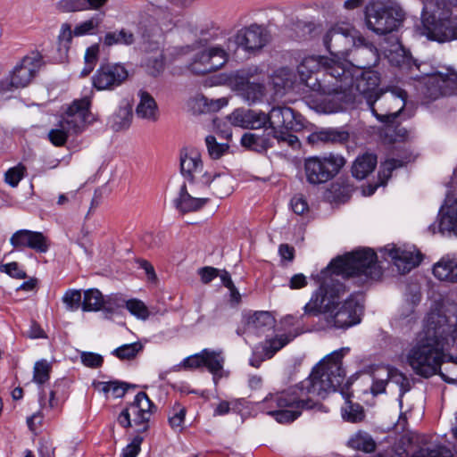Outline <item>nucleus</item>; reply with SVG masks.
<instances>
[{"instance_id": "1", "label": "nucleus", "mask_w": 457, "mask_h": 457, "mask_svg": "<svg viewBox=\"0 0 457 457\" xmlns=\"http://www.w3.org/2000/svg\"><path fill=\"white\" fill-rule=\"evenodd\" d=\"M381 274V269L377 264V254L370 248L356 250L334 259L318 275L320 285L304 305V315L318 316L322 313L328 326L340 329L359 324L362 305L353 296L340 302L346 293V287L339 277L353 278L361 286L379 278Z\"/></svg>"}, {"instance_id": "2", "label": "nucleus", "mask_w": 457, "mask_h": 457, "mask_svg": "<svg viewBox=\"0 0 457 457\" xmlns=\"http://www.w3.org/2000/svg\"><path fill=\"white\" fill-rule=\"evenodd\" d=\"M349 348H341L324 357L310 376L287 390L270 394L263 401V410L279 423L294 421L301 410L311 409L316 397L325 398L343 383L345 371L342 359Z\"/></svg>"}, {"instance_id": "3", "label": "nucleus", "mask_w": 457, "mask_h": 457, "mask_svg": "<svg viewBox=\"0 0 457 457\" xmlns=\"http://www.w3.org/2000/svg\"><path fill=\"white\" fill-rule=\"evenodd\" d=\"M298 72L307 87L322 95L320 110L323 112H341L354 102L349 62L335 57H307L299 65Z\"/></svg>"}, {"instance_id": "4", "label": "nucleus", "mask_w": 457, "mask_h": 457, "mask_svg": "<svg viewBox=\"0 0 457 457\" xmlns=\"http://www.w3.org/2000/svg\"><path fill=\"white\" fill-rule=\"evenodd\" d=\"M454 345H457V312L448 316L432 312L427 318L424 337L409 350L406 360L417 375L428 378L441 368L444 351Z\"/></svg>"}, {"instance_id": "5", "label": "nucleus", "mask_w": 457, "mask_h": 457, "mask_svg": "<svg viewBox=\"0 0 457 457\" xmlns=\"http://www.w3.org/2000/svg\"><path fill=\"white\" fill-rule=\"evenodd\" d=\"M305 126L304 118L287 106H273L269 112V129L272 137L278 143L285 144L293 149H298L301 143L298 137L290 131H300Z\"/></svg>"}, {"instance_id": "6", "label": "nucleus", "mask_w": 457, "mask_h": 457, "mask_svg": "<svg viewBox=\"0 0 457 457\" xmlns=\"http://www.w3.org/2000/svg\"><path fill=\"white\" fill-rule=\"evenodd\" d=\"M367 29H399L405 12L394 0H370L364 8Z\"/></svg>"}, {"instance_id": "7", "label": "nucleus", "mask_w": 457, "mask_h": 457, "mask_svg": "<svg viewBox=\"0 0 457 457\" xmlns=\"http://www.w3.org/2000/svg\"><path fill=\"white\" fill-rule=\"evenodd\" d=\"M407 93L401 88L380 92L374 99L368 100V105L375 117L382 123L396 120L406 104Z\"/></svg>"}, {"instance_id": "8", "label": "nucleus", "mask_w": 457, "mask_h": 457, "mask_svg": "<svg viewBox=\"0 0 457 457\" xmlns=\"http://www.w3.org/2000/svg\"><path fill=\"white\" fill-rule=\"evenodd\" d=\"M345 163L344 157L337 154L309 157L304 161L306 179L313 185L325 183L334 178Z\"/></svg>"}, {"instance_id": "9", "label": "nucleus", "mask_w": 457, "mask_h": 457, "mask_svg": "<svg viewBox=\"0 0 457 457\" xmlns=\"http://www.w3.org/2000/svg\"><path fill=\"white\" fill-rule=\"evenodd\" d=\"M42 65V56L39 54L25 56L21 63L13 69L10 77L0 81V93L27 87Z\"/></svg>"}, {"instance_id": "10", "label": "nucleus", "mask_w": 457, "mask_h": 457, "mask_svg": "<svg viewBox=\"0 0 457 457\" xmlns=\"http://www.w3.org/2000/svg\"><path fill=\"white\" fill-rule=\"evenodd\" d=\"M316 29L313 21H303L293 15L287 16L280 10H270L256 15L253 23L244 25L242 29Z\"/></svg>"}, {"instance_id": "11", "label": "nucleus", "mask_w": 457, "mask_h": 457, "mask_svg": "<svg viewBox=\"0 0 457 457\" xmlns=\"http://www.w3.org/2000/svg\"><path fill=\"white\" fill-rule=\"evenodd\" d=\"M428 101H434L444 96L457 95V71L446 68L445 71H437L429 76L422 89Z\"/></svg>"}, {"instance_id": "12", "label": "nucleus", "mask_w": 457, "mask_h": 457, "mask_svg": "<svg viewBox=\"0 0 457 457\" xmlns=\"http://www.w3.org/2000/svg\"><path fill=\"white\" fill-rule=\"evenodd\" d=\"M90 105L91 100L88 96L76 99L66 108L60 120L70 131L79 135L94 120Z\"/></svg>"}, {"instance_id": "13", "label": "nucleus", "mask_w": 457, "mask_h": 457, "mask_svg": "<svg viewBox=\"0 0 457 457\" xmlns=\"http://www.w3.org/2000/svg\"><path fill=\"white\" fill-rule=\"evenodd\" d=\"M228 61V54L221 47H211L197 53L189 65L195 74H206L220 69Z\"/></svg>"}, {"instance_id": "14", "label": "nucleus", "mask_w": 457, "mask_h": 457, "mask_svg": "<svg viewBox=\"0 0 457 457\" xmlns=\"http://www.w3.org/2000/svg\"><path fill=\"white\" fill-rule=\"evenodd\" d=\"M180 172L182 176L196 187L200 186L199 179L204 170L200 152L192 146H186L179 154Z\"/></svg>"}, {"instance_id": "15", "label": "nucleus", "mask_w": 457, "mask_h": 457, "mask_svg": "<svg viewBox=\"0 0 457 457\" xmlns=\"http://www.w3.org/2000/svg\"><path fill=\"white\" fill-rule=\"evenodd\" d=\"M128 71L120 64L102 65L93 77V85L98 90L113 89L128 78Z\"/></svg>"}, {"instance_id": "16", "label": "nucleus", "mask_w": 457, "mask_h": 457, "mask_svg": "<svg viewBox=\"0 0 457 457\" xmlns=\"http://www.w3.org/2000/svg\"><path fill=\"white\" fill-rule=\"evenodd\" d=\"M10 244L16 250L29 248L39 253H46L51 245L49 239L42 232L29 229L14 232L10 238Z\"/></svg>"}, {"instance_id": "17", "label": "nucleus", "mask_w": 457, "mask_h": 457, "mask_svg": "<svg viewBox=\"0 0 457 457\" xmlns=\"http://www.w3.org/2000/svg\"><path fill=\"white\" fill-rule=\"evenodd\" d=\"M351 71L353 76V88L354 96L359 93L366 101L369 98L374 99L381 91L378 89L379 85L378 73L373 71H361L351 64Z\"/></svg>"}, {"instance_id": "18", "label": "nucleus", "mask_w": 457, "mask_h": 457, "mask_svg": "<svg viewBox=\"0 0 457 457\" xmlns=\"http://www.w3.org/2000/svg\"><path fill=\"white\" fill-rule=\"evenodd\" d=\"M383 251L391 258V261L401 274L410 272L420 263L422 259V254L414 249L407 250L395 245H388Z\"/></svg>"}, {"instance_id": "19", "label": "nucleus", "mask_w": 457, "mask_h": 457, "mask_svg": "<svg viewBox=\"0 0 457 457\" xmlns=\"http://www.w3.org/2000/svg\"><path fill=\"white\" fill-rule=\"evenodd\" d=\"M258 68L249 71L248 74L238 77L235 80V88L238 95L249 104H254L262 100L265 96V86L263 83H255L250 81V79L257 75Z\"/></svg>"}, {"instance_id": "20", "label": "nucleus", "mask_w": 457, "mask_h": 457, "mask_svg": "<svg viewBox=\"0 0 457 457\" xmlns=\"http://www.w3.org/2000/svg\"><path fill=\"white\" fill-rule=\"evenodd\" d=\"M229 120L235 126L248 129H269V112L255 110H235Z\"/></svg>"}, {"instance_id": "21", "label": "nucleus", "mask_w": 457, "mask_h": 457, "mask_svg": "<svg viewBox=\"0 0 457 457\" xmlns=\"http://www.w3.org/2000/svg\"><path fill=\"white\" fill-rule=\"evenodd\" d=\"M276 320L269 312H255L245 318L244 328H238V335H261L275 327Z\"/></svg>"}, {"instance_id": "22", "label": "nucleus", "mask_w": 457, "mask_h": 457, "mask_svg": "<svg viewBox=\"0 0 457 457\" xmlns=\"http://www.w3.org/2000/svg\"><path fill=\"white\" fill-rule=\"evenodd\" d=\"M66 398L67 384L63 379L55 381L51 386L39 388V403L42 409H57Z\"/></svg>"}, {"instance_id": "23", "label": "nucleus", "mask_w": 457, "mask_h": 457, "mask_svg": "<svg viewBox=\"0 0 457 457\" xmlns=\"http://www.w3.org/2000/svg\"><path fill=\"white\" fill-rule=\"evenodd\" d=\"M153 403L144 392L138 393L134 402L130 404V411L133 415V422L136 426H142L140 431L147 429L146 423L152 415Z\"/></svg>"}, {"instance_id": "24", "label": "nucleus", "mask_w": 457, "mask_h": 457, "mask_svg": "<svg viewBox=\"0 0 457 457\" xmlns=\"http://www.w3.org/2000/svg\"><path fill=\"white\" fill-rule=\"evenodd\" d=\"M269 40V30H239L236 37L238 46L247 51L261 49Z\"/></svg>"}, {"instance_id": "25", "label": "nucleus", "mask_w": 457, "mask_h": 457, "mask_svg": "<svg viewBox=\"0 0 457 457\" xmlns=\"http://www.w3.org/2000/svg\"><path fill=\"white\" fill-rule=\"evenodd\" d=\"M434 276L449 283H457V255L447 254L443 256L433 266Z\"/></svg>"}, {"instance_id": "26", "label": "nucleus", "mask_w": 457, "mask_h": 457, "mask_svg": "<svg viewBox=\"0 0 457 457\" xmlns=\"http://www.w3.org/2000/svg\"><path fill=\"white\" fill-rule=\"evenodd\" d=\"M349 138V133L343 129L328 128L310 134L307 141L311 145L343 144Z\"/></svg>"}, {"instance_id": "27", "label": "nucleus", "mask_w": 457, "mask_h": 457, "mask_svg": "<svg viewBox=\"0 0 457 457\" xmlns=\"http://www.w3.org/2000/svg\"><path fill=\"white\" fill-rule=\"evenodd\" d=\"M139 101L136 107V115L141 120L156 122L159 119V108L154 98L146 91L138 92Z\"/></svg>"}, {"instance_id": "28", "label": "nucleus", "mask_w": 457, "mask_h": 457, "mask_svg": "<svg viewBox=\"0 0 457 457\" xmlns=\"http://www.w3.org/2000/svg\"><path fill=\"white\" fill-rule=\"evenodd\" d=\"M200 186L198 188L212 186L213 194L220 198L228 195L231 192V179L219 174L212 175L204 172L199 179Z\"/></svg>"}, {"instance_id": "29", "label": "nucleus", "mask_w": 457, "mask_h": 457, "mask_svg": "<svg viewBox=\"0 0 457 457\" xmlns=\"http://www.w3.org/2000/svg\"><path fill=\"white\" fill-rule=\"evenodd\" d=\"M439 230L457 235V199H446L439 212Z\"/></svg>"}, {"instance_id": "30", "label": "nucleus", "mask_w": 457, "mask_h": 457, "mask_svg": "<svg viewBox=\"0 0 457 457\" xmlns=\"http://www.w3.org/2000/svg\"><path fill=\"white\" fill-rule=\"evenodd\" d=\"M116 298V296L104 297L102 293L96 288L88 289L84 292L82 310L84 312H96L101 309L111 310L112 308L111 301Z\"/></svg>"}, {"instance_id": "31", "label": "nucleus", "mask_w": 457, "mask_h": 457, "mask_svg": "<svg viewBox=\"0 0 457 457\" xmlns=\"http://www.w3.org/2000/svg\"><path fill=\"white\" fill-rule=\"evenodd\" d=\"M380 33L378 36L383 39L384 41H387L391 38H394L395 43L392 45L393 49L388 50L387 54V59L389 62L396 67H403L404 65H408L410 63V58L406 54L404 49L402 47V46L398 42V38L394 37L392 35L393 30H379ZM385 51H387V49L383 46Z\"/></svg>"}, {"instance_id": "32", "label": "nucleus", "mask_w": 457, "mask_h": 457, "mask_svg": "<svg viewBox=\"0 0 457 457\" xmlns=\"http://www.w3.org/2000/svg\"><path fill=\"white\" fill-rule=\"evenodd\" d=\"M203 361L204 367H206V369L213 375V380L217 383L218 379L222 377L223 365L225 361L222 351L204 349Z\"/></svg>"}, {"instance_id": "33", "label": "nucleus", "mask_w": 457, "mask_h": 457, "mask_svg": "<svg viewBox=\"0 0 457 457\" xmlns=\"http://www.w3.org/2000/svg\"><path fill=\"white\" fill-rule=\"evenodd\" d=\"M208 201L209 198L193 197L184 184L180 188L179 196L175 200V206L179 212L186 213L200 210Z\"/></svg>"}, {"instance_id": "34", "label": "nucleus", "mask_w": 457, "mask_h": 457, "mask_svg": "<svg viewBox=\"0 0 457 457\" xmlns=\"http://www.w3.org/2000/svg\"><path fill=\"white\" fill-rule=\"evenodd\" d=\"M132 106L129 101L123 100L118 110L109 119V124L114 131H120L129 128L132 120Z\"/></svg>"}, {"instance_id": "35", "label": "nucleus", "mask_w": 457, "mask_h": 457, "mask_svg": "<svg viewBox=\"0 0 457 457\" xmlns=\"http://www.w3.org/2000/svg\"><path fill=\"white\" fill-rule=\"evenodd\" d=\"M377 165V156L373 154L366 153L354 161L352 167L353 176L358 179H365L373 171Z\"/></svg>"}, {"instance_id": "36", "label": "nucleus", "mask_w": 457, "mask_h": 457, "mask_svg": "<svg viewBox=\"0 0 457 457\" xmlns=\"http://www.w3.org/2000/svg\"><path fill=\"white\" fill-rule=\"evenodd\" d=\"M393 123H384L385 129L381 133L383 141L386 144H393L395 142L410 141L413 138L412 132L401 126H395Z\"/></svg>"}, {"instance_id": "37", "label": "nucleus", "mask_w": 457, "mask_h": 457, "mask_svg": "<svg viewBox=\"0 0 457 457\" xmlns=\"http://www.w3.org/2000/svg\"><path fill=\"white\" fill-rule=\"evenodd\" d=\"M347 445L353 450L364 453H372L376 449V442L372 436L365 431L359 430L353 434L348 440Z\"/></svg>"}, {"instance_id": "38", "label": "nucleus", "mask_w": 457, "mask_h": 457, "mask_svg": "<svg viewBox=\"0 0 457 457\" xmlns=\"http://www.w3.org/2000/svg\"><path fill=\"white\" fill-rule=\"evenodd\" d=\"M241 144L244 147L258 153L272 146L269 137L254 133H245L241 137Z\"/></svg>"}, {"instance_id": "39", "label": "nucleus", "mask_w": 457, "mask_h": 457, "mask_svg": "<svg viewBox=\"0 0 457 457\" xmlns=\"http://www.w3.org/2000/svg\"><path fill=\"white\" fill-rule=\"evenodd\" d=\"M295 78L294 72L287 68L278 70L271 79L276 93L279 94L282 90L291 88L295 82Z\"/></svg>"}, {"instance_id": "40", "label": "nucleus", "mask_w": 457, "mask_h": 457, "mask_svg": "<svg viewBox=\"0 0 457 457\" xmlns=\"http://www.w3.org/2000/svg\"><path fill=\"white\" fill-rule=\"evenodd\" d=\"M345 398V405L342 407L343 418L350 422H360L364 419V411L362 407L358 403H353L350 401V395L346 393H342Z\"/></svg>"}, {"instance_id": "41", "label": "nucleus", "mask_w": 457, "mask_h": 457, "mask_svg": "<svg viewBox=\"0 0 457 457\" xmlns=\"http://www.w3.org/2000/svg\"><path fill=\"white\" fill-rule=\"evenodd\" d=\"M387 368L385 366L378 367L372 372L373 383L370 387V392L373 395L385 393L386 386L389 382L390 376Z\"/></svg>"}, {"instance_id": "42", "label": "nucleus", "mask_w": 457, "mask_h": 457, "mask_svg": "<svg viewBox=\"0 0 457 457\" xmlns=\"http://www.w3.org/2000/svg\"><path fill=\"white\" fill-rule=\"evenodd\" d=\"M411 457H454L452 452L442 445H424Z\"/></svg>"}, {"instance_id": "43", "label": "nucleus", "mask_w": 457, "mask_h": 457, "mask_svg": "<svg viewBox=\"0 0 457 457\" xmlns=\"http://www.w3.org/2000/svg\"><path fill=\"white\" fill-rule=\"evenodd\" d=\"M72 136L77 135L70 131L61 120L55 125V128L52 129L48 132V139L55 146H63L66 144L67 139Z\"/></svg>"}, {"instance_id": "44", "label": "nucleus", "mask_w": 457, "mask_h": 457, "mask_svg": "<svg viewBox=\"0 0 457 457\" xmlns=\"http://www.w3.org/2000/svg\"><path fill=\"white\" fill-rule=\"evenodd\" d=\"M94 386L97 390L102 391L104 394L111 393L112 395L116 398L122 397L129 386L128 384L119 381H99L97 383H94Z\"/></svg>"}, {"instance_id": "45", "label": "nucleus", "mask_w": 457, "mask_h": 457, "mask_svg": "<svg viewBox=\"0 0 457 457\" xmlns=\"http://www.w3.org/2000/svg\"><path fill=\"white\" fill-rule=\"evenodd\" d=\"M52 366L46 360H41L35 363L33 371V381L39 386H45V383L50 378Z\"/></svg>"}, {"instance_id": "46", "label": "nucleus", "mask_w": 457, "mask_h": 457, "mask_svg": "<svg viewBox=\"0 0 457 457\" xmlns=\"http://www.w3.org/2000/svg\"><path fill=\"white\" fill-rule=\"evenodd\" d=\"M134 40V35L130 30H113L104 37V44L107 46L114 44L130 45Z\"/></svg>"}, {"instance_id": "47", "label": "nucleus", "mask_w": 457, "mask_h": 457, "mask_svg": "<svg viewBox=\"0 0 457 457\" xmlns=\"http://www.w3.org/2000/svg\"><path fill=\"white\" fill-rule=\"evenodd\" d=\"M385 368H387L388 373L390 376L389 381L392 383L396 384L400 387V403H402V397L403 395L408 392L411 388V384L408 379V378L399 371L397 369L390 367V366H385Z\"/></svg>"}, {"instance_id": "48", "label": "nucleus", "mask_w": 457, "mask_h": 457, "mask_svg": "<svg viewBox=\"0 0 457 457\" xmlns=\"http://www.w3.org/2000/svg\"><path fill=\"white\" fill-rule=\"evenodd\" d=\"M205 145L207 152L211 159L218 160L228 151V144H220L213 136H207L205 137Z\"/></svg>"}, {"instance_id": "49", "label": "nucleus", "mask_w": 457, "mask_h": 457, "mask_svg": "<svg viewBox=\"0 0 457 457\" xmlns=\"http://www.w3.org/2000/svg\"><path fill=\"white\" fill-rule=\"evenodd\" d=\"M420 35L428 40L445 43L457 39V30H421Z\"/></svg>"}, {"instance_id": "50", "label": "nucleus", "mask_w": 457, "mask_h": 457, "mask_svg": "<svg viewBox=\"0 0 457 457\" xmlns=\"http://www.w3.org/2000/svg\"><path fill=\"white\" fill-rule=\"evenodd\" d=\"M162 36L153 33V30H145L142 34V47L145 51L161 52Z\"/></svg>"}, {"instance_id": "51", "label": "nucleus", "mask_w": 457, "mask_h": 457, "mask_svg": "<svg viewBox=\"0 0 457 457\" xmlns=\"http://www.w3.org/2000/svg\"><path fill=\"white\" fill-rule=\"evenodd\" d=\"M143 345L141 343H133L123 345L116 348L112 353L120 360H130L133 359L141 350Z\"/></svg>"}, {"instance_id": "52", "label": "nucleus", "mask_w": 457, "mask_h": 457, "mask_svg": "<svg viewBox=\"0 0 457 457\" xmlns=\"http://www.w3.org/2000/svg\"><path fill=\"white\" fill-rule=\"evenodd\" d=\"M125 306L129 312L140 320H146L150 312L147 306L138 299H130L125 302Z\"/></svg>"}, {"instance_id": "53", "label": "nucleus", "mask_w": 457, "mask_h": 457, "mask_svg": "<svg viewBox=\"0 0 457 457\" xmlns=\"http://www.w3.org/2000/svg\"><path fill=\"white\" fill-rule=\"evenodd\" d=\"M62 302L68 311H77L80 305L82 306L80 291L77 289L67 290L62 296Z\"/></svg>"}, {"instance_id": "54", "label": "nucleus", "mask_w": 457, "mask_h": 457, "mask_svg": "<svg viewBox=\"0 0 457 457\" xmlns=\"http://www.w3.org/2000/svg\"><path fill=\"white\" fill-rule=\"evenodd\" d=\"M99 53L97 45L88 47L85 54V67L81 71V76H87L95 68Z\"/></svg>"}, {"instance_id": "55", "label": "nucleus", "mask_w": 457, "mask_h": 457, "mask_svg": "<svg viewBox=\"0 0 457 457\" xmlns=\"http://www.w3.org/2000/svg\"><path fill=\"white\" fill-rule=\"evenodd\" d=\"M25 170L26 169L22 165H18L9 169L5 172V182L12 187H17L19 182L23 178Z\"/></svg>"}, {"instance_id": "56", "label": "nucleus", "mask_w": 457, "mask_h": 457, "mask_svg": "<svg viewBox=\"0 0 457 457\" xmlns=\"http://www.w3.org/2000/svg\"><path fill=\"white\" fill-rule=\"evenodd\" d=\"M290 340L291 338L286 335L277 336L273 339L270 340L268 342L269 346L266 349L267 358H271L275 354V353H277L283 346H285Z\"/></svg>"}, {"instance_id": "57", "label": "nucleus", "mask_w": 457, "mask_h": 457, "mask_svg": "<svg viewBox=\"0 0 457 457\" xmlns=\"http://www.w3.org/2000/svg\"><path fill=\"white\" fill-rule=\"evenodd\" d=\"M186 416V408L180 404L173 407V413L169 418V422L173 429H181Z\"/></svg>"}, {"instance_id": "58", "label": "nucleus", "mask_w": 457, "mask_h": 457, "mask_svg": "<svg viewBox=\"0 0 457 457\" xmlns=\"http://www.w3.org/2000/svg\"><path fill=\"white\" fill-rule=\"evenodd\" d=\"M85 0H61L57 3V8L62 12H79L85 11Z\"/></svg>"}, {"instance_id": "59", "label": "nucleus", "mask_w": 457, "mask_h": 457, "mask_svg": "<svg viewBox=\"0 0 457 457\" xmlns=\"http://www.w3.org/2000/svg\"><path fill=\"white\" fill-rule=\"evenodd\" d=\"M415 156L412 154L405 157V160L389 159L382 164L383 173H387L386 177H390L391 172L397 168L403 166L405 163L414 160Z\"/></svg>"}, {"instance_id": "60", "label": "nucleus", "mask_w": 457, "mask_h": 457, "mask_svg": "<svg viewBox=\"0 0 457 457\" xmlns=\"http://www.w3.org/2000/svg\"><path fill=\"white\" fill-rule=\"evenodd\" d=\"M440 375L448 383L457 382V361L446 363L443 370L440 369Z\"/></svg>"}, {"instance_id": "61", "label": "nucleus", "mask_w": 457, "mask_h": 457, "mask_svg": "<svg viewBox=\"0 0 457 457\" xmlns=\"http://www.w3.org/2000/svg\"><path fill=\"white\" fill-rule=\"evenodd\" d=\"M0 270L15 278H26V272L21 269L20 265L16 262L1 265Z\"/></svg>"}, {"instance_id": "62", "label": "nucleus", "mask_w": 457, "mask_h": 457, "mask_svg": "<svg viewBox=\"0 0 457 457\" xmlns=\"http://www.w3.org/2000/svg\"><path fill=\"white\" fill-rule=\"evenodd\" d=\"M82 363L89 368H98L102 366L104 359L100 354L84 352L80 355Z\"/></svg>"}, {"instance_id": "63", "label": "nucleus", "mask_w": 457, "mask_h": 457, "mask_svg": "<svg viewBox=\"0 0 457 457\" xmlns=\"http://www.w3.org/2000/svg\"><path fill=\"white\" fill-rule=\"evenodd\" d=\"M146 66L150 70L152 75H158L163 69L162 52L155 53L152 59H148L146 61Z\"/></svg>"}, {"instance_id": "64", "label": "nucleus", "mask_w": 457, "mask_h": 457, "mask_svg": "<svg viewBox=\"0 0 457 457\" xmlns=\"http://www.w3.org/2000/svg\"><path fill=\"white\" fill-rule=\"evenodd\" d=\"M143 437L139 436H135L132 442L123 449L121 457H137L140 452Z\"/></svg>"}]
</instances>
